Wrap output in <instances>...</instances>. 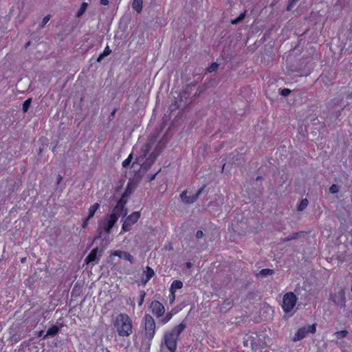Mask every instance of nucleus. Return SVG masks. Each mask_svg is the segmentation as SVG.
Listing matches in <instances>:
<instances>
[{
	"label": "nucleus",
	"instance_id": "22",
	"mask_svg": "<svg viewBox=\"0 0 352 352\" xmlns=\"http://www.w3.org/2000/svg\"><path fill=\"white\" fill-rule=\"evenodd\" d=\"M87 6H88L87 3L83 2L81 4L80 8L78 10L76 16L77 18H80L85 13V12L86 11V10L87 8Z\"/></svg>",
	"mask_w": 352,
	"mask_h": 352
},
{
	"label": "nucleus",
	"instance_id": "15",
	"mask_svg": "<svg viewBox=\"0 0 352 352\" xmlns=\"http://www.w3.org/2000/svg\"><path fill=\"white\" fill-rule=\"evenodd\" d=\"M135 188V184L132 181H129L122 196L124 197V198L128 199L131 196V195L134 192Z\"/></svg>",
	"mask_w": 352,
	"mask_h": 352
},
{
	"label": "nucleus",
	"instance_id": "32",
	"mask_svg": "<svg viewBox=\"0 0 352 352\" xmlns=\"http://www.w3.org/2000/svg\"><path fill=\"white\" fill-rule=\"evenodd\" d=\"M133 158V155H128V157L124 160L122 162V166L126 168L130 165Z\"/></svg>",
	"mask_w": 352,
	"mask_h": 352
},
{
	"label": "nucleus",
	"instance_id": "5",
	"mask_svg": "<svg viewBox=\"0 0 352 352\" xmlns=\"http://www.w3.org/2000/svg\"><path fill=\"white\" fill-rule=\"evenodd\" d=\"M119 217L117 213L107 214L105 218L101 219L98 222V230L100 232L103 231L106 234H109L112 228L118 221Z\"/></svg>",
	"mask_w": 352,
	"mask_h": 352
},
{
	"label": "nucleus",
	"instance_id": "59",
	"mask_svg": "<svg viewBox=\"0 0 352 352\" xmlns=\"http://www.w3.org/2000/svg\"><path fill=\"white\" fill-rule=\"evenodd\" d=\"M261 178H262V177H261V176H257V177H256V180H259V179H261Z\"/></svg>",
	"mask_w": 352,
	"mask_h": 352
},
{
	"label": "nucleus",
	"instance_id": "53",
	"mask_svg": "<svg viewBox=\"0 0 352 352\" xmlns=\"http://www.w3.org/2000/svg\"><path fill=\"white\" fill-rule=\"evenodd\" d=\"M25 261H26V258L25 257H23V258H21V263H24V262H25Z\"/></svg>",
	"mask_w": 352,
	"mask_h": 352
},
{
	"label": "nucleus",
	"instance_id": "6",
	"mask_svg": "<svg viewBox=\"0 0 352 352\" xmlns=\"http://www.w3.org/2000/svg\"><path fill=\"white\" fill-rule=\"evenodd\" d=\"M297 296L292 292L285 293L283 297L281 307L286 314L290 313L297 303Z\"/></svg>",
	"mask_w": 352,
	"mask_h": 352
},
{
	"label": "nucleus",
	"instance_id": "20",
	"mask_svg": "<svg viewBox=\"0 0 352 352\" xmlns=\"http://www.w3.org/2000/svg\"><path fill=\"white\" fill-rule=\"evenodd\" d=\"M341 103L342 99L333 98L329 102L327 107L329 110H333L337 106L341 107Z\"/></svg>",
	"mask_w": 352,
	"mask_h": 352
},
{
	"label": "nucleus",
	"instance_id": "58",
	"mask_svg": "<svg viewBox=\"0 0 352 352\" xmlns=\"http://www.w3.org/2000/svg\"><path fill=\"white\" fill-rule=\"evenodd\" d=\"M30 45V42H28V43L25 44V47H28Z\"/></svg>",
	"mask_w": 352,
	"mask_h": 352
},
{
	"label": "nucleus",
	"instance_id": "41",
	"mask_svg": "<svg viewBox=\"0 0 352 352\" xmlns=\"http://www.w3.org/2000/svg\"><path fill=\"white\" fill-rule=\"evenodd\" d=\"M89 219H88V217H87L83 220V222H82V228H85L87 226Z\"/></svg>",
	"mask_w": 352,
	"mask_h": 352
},
{
	"label": "nucleus",
	"instance_id": "18",
	"mask_svg": "<svg viewBox=\"0 0 352 352\" xmlns=\"http://www.w3.org/2000/svg\"><path fill=\"white\" fill-rule=\"evenodd\" d=\"M97 254L98 248L93 249L85 258L86 263H89L91 262L94 261L96 259Z\"/></svg>",
	"mask_w": 352,
	"mask_h": 352
},
{
	"label": "nucleus",
	"instance_id": "55",
	"mask_svg": "<svg viewBox=\"0 0 352 352\" xmlns=\"http://www.w3.org/2000/svg\"><path fill=\"white\" fill-rule=\"evenodd\" d=\"M43 333V331H40L38 333V336H42Z\"/></svg>",
	"mask_w": 352,
	"mask_h": 352
},
{
	"label": "nucleus",
	"instance_id": "37",
	"mask_svg": "<svg viewBox=\"0 0 352 352\" xmlns=\"http://www.w3.org/2000/svg\"><path fill=\"white\" fill-rule=\"evenodd\" d=\"M168 140H169V135H168V132H166V133L163 135V137L160 140V142H162V144L166 145Z\"/></svg>",
	"mask_w": 352,
	"mask_h": 352
},
{
	"label": "nucleus",
	"instance_id": "40",
	"mask_svg": "<svg viewBox=\"0 0 352 352\" xmlns=\"http://www.w3.org/2000/svg\"><path fill=\"white\" fill-rule=\"evenodd\" d=\"M158 171H157L154 174H149L147 175V179H148V181L151 182V181H153L155 179V177L157 174Z\"/></svg>",
	"mask_w": 352,
	"mask_h": 352
},
{
	"label": "nucleus",
	"instance_id": "4",
	"mask_svg": "<svg viewBox=\"0 0 352 352\" xmlns=\"http://www.w3.org/2000/svg\"><path fill=\"white\" fill-rule=\"evenodd\" d=\"M157 155H137L131 167L133 171L144 173L148 170L156 160Z\"/></svg>",
	"mask_w": 352,
	"mask_h": 352
},
{
	"label": "nucleus",
	"instance_id": "25",
	"mask_svg": "<svg viewBox=\"0 0 352 352\" xmlns=\"http://www.w3.org/2000/svg\"><path fill=\"white\" fill-rule=\"evenodd\" d=\"M308 200L307 199H302L299 205L298 206V210L299 211H302L303 210H305L307 206H308Z\"/></svg>",
	"mask_w": 352,
	"mask_h": 352
},
{
	"label": "nucleus",
	"instance_id": "57",
	"mask_svg": "<svg viewBox=\"0 0 352 352\" xmlns=\"http://www.w3.org/2000/svg\"><path fill=\"white\" fill-rule=\"evenodd\" d=\"M347 98H352V94H350L347 96Z\"/></svg>",
	"mask_w": 352,
	"mask_h": 352
},
{
	"label": "nucleus",
	"instance_id": "10",
	"mask_svg": "<svg viewBox=\"0 0 352 352\" xmlns=\"http://www.w3.org/2000/svg\"><path fill=\"white\" fill-rule=\"evenodd\" d=\"M205 187H206L205 185L201 186L200 188L198 189L197 192L192 196H188L187 190H184L180 194V197H181L182 201L184 202L185 204H192V203L195 202L197 200L200 194L204 191Z\"/></svg>",
	"mask_w": 352,
	"mask_h": 352
},
{
	"label": "nucleus",
	"instance_id": "12",
	"mask_svg": "<svg viewBox=\"0 0 352 352\" xmlns=\"http://www.w3.org/2000/svg\"><path fill=\"white\" fill-rule=\"evenodd\" d=\"M111 255L123 258L124 260L129 261L131 264H133L135 263V258L133 256L127 252L117 250L112 251Z\"/></svg>",
	"mask_w": 352,
	"mask_h": 352
},
{
	"label": "nucleus",
	"instance_id": "11",
	"mask_svg": "<svg viewBox=\"0 0 352 352\" xmlns=\"http://www.w3.org/2000/svg\"><path fill=\"white\" fill-rule=\"evenodd\" d=\"M162 128L155 129V133L150 137L148 142L145 144L144 154H148L154 144L157 141V139L158 138V136L160 134Z\"/></svg>",
	"mask_w": 352,
	"mask_h": 352
},
{
	"label": "nucleus",
	"instance_id": "27",
	"mask_svg": "<svg viewBox=\"0 0 352 352\" xmlns=\"http://www.w3.org/2000/svg\"><path fill=\"white\" fill-rule=\"evenodd\" d=\"M173 317L170 316V314H169L168 312L165 314V316L164 317H162L160 320V323L162 324V325H164L165 324H166L168 322H169L171 318Z\"/></svg>",
	"mask_w": 352,
	"mask_h": 352
},
{
	"label": "nucleus",
	"instance_id": "35",
	"mask_svg": "<svg viewBox=\"0 0 352 352\" xmlns=\"http://www.w3.org/2000/svg\"><path fill=\"white\" fill-rule=\"evenodd\" d=\"M329 191L332 194L337 193L339 191V187L337 184H332L329 188Z\"/></svg>",
	"mask_w": 352,
	"mask_h": 352
},
{
	"label": "nucleus",
	"instance_id": "26",
	"mask_svg": "<svg viewBox=\"0 0 352 352\" xmlns=\"http://www.w3.org/2000/svg\"><path fill=\"white\" fill-rule=\"evenodd\" d=\"M304 232H294L291 235L288 236L287 238H285V241H289L293 239H297L298 236H301Z\"/></svg>",
	"mask_w": 352,
	"mask_h": 352
},
{
	"label": "nucleus",
	"instance_id": "30",
	"mask_svg": "<svg viewBox=\"0 0 352 352\" xmlns=\"http://www.w3.org/2000/svg\"><path fill=\"white\" fill-rule=\"evenodd\" d=\"M259 274L263 276H267L274 274V270L271 269H263L260 271Z\"/></svg>",
	"mask_w": 352,
	"mask_h": 352
},
{
	"label": "nucleus",
	"instance_id": "9",
	"mask_svg": "<svg viewBox=\"0 0 352 352\" xmlns=\"http://www.w3.org/2000/svg\"><path fill=\"white\" fill-rule=\"evenodd\" d=\"M127 200L128 199L122 196L113 208L112 212L117 213L119 217L120 215L126 217L128 212L127 208H126Z\"/></svg>",
	"mask_w": 352,
	"mask_h": 352
},
{
	"label": "nucleus",
	"instance_id": "61",
	"mask_svg": "<svg viewBox=\"0 0 352 352\" xmlns=\"http://www.w3.org/2000/svg\"><path fill=\"white\" fill-rule=\"evenodd\" d=\"M342 297H343V298H344V299H345V298H344V294L343 292H342Z\"/></svg>",
	"mask_w": 352,
	"mask_h": 352
},
{
	"label": "nucleus",
	"instance_id": "13",
	"mask_svg": "<svg viewBox=\"0 0 352 352\" xmlns=\"http://www.w3.org/2000/svg\"><path fill=\"white\" fill-rule=\"evenodd\" d=\"M154 275V270L149 266H146V269L143 271L142 276L141 277L140 284L143 286H145L146 283L153 277Z\"/></svg>",
	"mask_w": 352,
	"mask_h": 352
},
{
	"label": "nucleus",
	"instance_id": "50",
	"mask_svg": "<svg viewBox=\"0 0 352 352\" xmlns=\"http://www.w3.org/2000/svg\"><path fill=\"white\" fill-rule=\"evenodd\" d=\"M100 3L103 6H107L109 4V0H100Z\"/></svg>",
	"mask_w": 352,
	"mask_h": 352
},
{
	"label": "nucleus",
	"instance_id": "24",
	"mask_svg": "<svg viewBox=\"0 0 352 352\" xmlns=\"http://www.w3.org/2000/svg\"><path fill=\"white\" fill-rule=\"evenodd\" d=\"M146 292L144 290H141L139 292V297H138V306L141 307L144 302V298L146 297Z\"/></svg>",
	"mask_w": 352,
	"mask_h": 352
},
{
	"label": "nucleus",
	"instance_id": "23",
	"mask_svg": "<svg viewBox=\"0 0 352 352\" xmlns=\"http://www.w3.org/2000/svg\"><path fill=\"white\" fill-rule=\"evenodd\" d=\"M165 146L166 145L162 144V142L160 141L158 144L156 145L154 151L152 152L151 154H160V153L163 152Z\"/></svg>",
	"mask_w": 352,
	"mask_h": 352
},
{
	"label": "nucleus",
	"instance_id": "8",
	"mask_svg": "<svg viewBox=\"0 0 352 352\" xmlns=\"http://www.w3.org/2000/svg\"><path fill=\"white\" fill-rule=\"evenodd\" d=\"M149 311L156 318H160L164 316L165 314V307L164 305L158 300H152L148 306Z\"/></svg>",
	"mask_w": 352,
	"mask_h": 352
},
{
	"label": "nucleus",
	"instance_id": "62",
	"mask_svg": "<svg viewBox=\"0 0 352 352\" xmlns=\"http://www.w3.org/2000/svg\"><path fill=\"white\" fill-rule=\"evenodd\" d=\"M351 292H352V284H351Z\"/></svg>",
	"mask_w": 352,
	"mask_h": 352
},
{
	"label": "nucleus",
	"instance_id": "38",
	"mask_svg": "<svg viewBox=\"0 0 352 352\" xmlns=\"http://www.w3.org/2000/svg\"><path fill=\"white\" fill-rule=\"evenodd\" d=\"M192 86H195V85H188L186 87V88H185V89L184 91V93H183L184 97L186 96V95H189L190 94Z\"/></svg>",
	"mask_w": 352,
	"mask_h": 352
},
{
	"label": "nucleus",
	"instance_id": "43",
	"mask_svg": "<svg viewBox=\"0 0 352 352\" xmlns=\"http://www.w3.org/2000/svg\"><path fill=\"white\" fill-rule=\"evenodd\" d=\"M103 53L104 54V55L106 56H108L111 53V50H110L109 47V46H107L104 49V50L103 51Z\"/></svg>",
	"mask_w": 352,
	"mask_h": 352
},
{
	"label": "nucleus",
	"instance_id": "21",
	"mask_svg": "<svg viewBox=\"0 0 352 352\" xmlns=\"http://www.w3.org/2000/svg\"><path fill=\"white\" fill-rule=\"evenodd\" d=\"M142 0H133L132 3L133 9L137 11L138 13H140L142 10Z\"/></svg>",
	"mask_w": 352,
	"mask_h": 352
},
{
	"label": "nucleus",
	"instance_id": "49",
	"mask_svg": "<svg viewBox=\"0 0 352 352\" xmlns=\"http://www.w3.org/2000/svg\"><path fill=\"white\" fill-rule=\"evenodd\" d=\"M186 267L188 269H190L192 267V263L190 261L186 263Z\"/></svg>",
	"mask_w": 352,
	"mask_h": 352
},
{
	"label": "nucleus",
	"instance_id": "14",
	"mask_svg": "<svg viewBox=\"0 0 352 352\" xmlns=\"http://www.w3.org/2000/svg\"><path fill=\"white\" fill-rule=\"evenodd\" d=\"M183 283L180 280H175L172 282L170 287V293L172 296L171 301H173L175 298V292L177 289H182L183 287Z\"/></svg>",
	"mask_w": 352,
	"mask_h": 352
},
{
	"label": "nucleus",
	"instance_id": "33",
	"mask_svg": "<svg viewBox=\"0 0 352 352\" xmlns=\"http://www.w3.org/2000/svg\"><path fill=\"white\" fill-rule=\"evenodd\" d=\"M306 331H307L308 333H315L316 331V324H313L311 325H309L307 327H306Z\"/></svg>",
	"mask_w": 352,
	"mask_h": 352
},
{
	"label": "nucleus",
	"instance_id": "44",
	"mask_svg": "<svg viewBox=\"0 0 352 352\" xmlns=\"http://www.w3.org/2000/svg\"><path fill=\"white\" fill-rule=\"evenodd\" d=\"M106 56H106V55H104V54L102 52V54H100L99 55V56L98 57V58H97V62H98V63L101 62V61L102 60V59H103L104 57H106Z\"/></svg>",
	"mask_w": 352,
	"mask_h": 352
},
{
	"label": "nucleus",
	"instance_id": "52",
	"mask_svg": "<svg viewBox=\"0 0 352 352\" xmlns=\"http://www.w3.org/2000/svg\"><path fill=\"white\" fill-rule=\"evenodd\" d=\"M171 311H172V312H173L174 314H177L178 313V311H179V310H178L177 308H175H175H173V309H171Z\"/></svg>",
	"mask_w": 352,
	"mask_h": 352
},
{
	"label": "nucleus",
	"instance_id": "46",
	"mask_svg": "<svg viewBox=\"0 0 352 352\" xmlns=\"http://www.w3.org/2000/svg\"><path fill=\"white\" fill-rule=\"evenodd\" d=\"M246 12L247 11L245 10L243 12L241 13L240 15L239 16V18L240 19V20L241 21H243L245 17V15H246Z\"/></svg>",
	"mask_w": 352,
	"mask_h": 352
},
{
	"label": "nucleus",
	"instance_id": "1",
	"mask_svg": "<svg viewBox=\"0 0 352 352\" xmlns=\"http://www.w3.org/2000/svg\"><path fill=\"white\" fill-rule=\"evenodd\" d=\"M113 327L116 331V341L122 347L128 348L131 345L129 337L133 332V320L126 314H119L114 322Z\"/></svg>",
	"mask_w": 352,
	"mask_h": 352
},
{
	"label": "nucleus",
	"instance_id": "17",
	"mask_svg": "<svg viewBox=\"0 0 352 352\" xmlns=\"http://www.w3.org/2000/svg\"><path fill=\"white\" fill-rule=\"evenodd\" d=\"M59 331V328L56 325H53L48 328L46 334L43 336V338H46L47 336H54L56 335Z\"/></svg>",
	"mask_w": 352,
	"mask_h": 352
},
{
	"label": "nucleus",
	"instance_id": "39",
	"mask_svg": "<svg viewBox=\"0 0 352 352\" xmlns=\"http://www.w3.org/2000/svg\"><path fill=\"white\" fill-rule=\"evenodd\" d=\"M290 93H291V90L289 89H287V88L283 89L280 91V94L284 97L289 96Z\"/></svg>",
	"mask_w": 352,
	"mask_h": 352
},
{
	"label": "nucleus",
	"instance_id": "51",
	"mask_svg": "<svg viewBox=\"0 0 352 352\" xmlns=\"http://www.w3.org/2000/svg\"><path fill=\"white\" fill-rule=\"evenodd\" d=\"M116 111H117V109H116V108H115V109L112 111V112L111 113V114H110V117H113V116H115V114H116Z\"/></svg>",
	"mask_w": 352,
	"mask_h": 352
},
{
	"label": "nucleus",
	"instance_id": "48",
	"mask_svg": "<svg viewBox=\"0 0 352 352\" xmlns=\"http://www.w3.org/2000/svg\"><path fill=\"white\" fill-rule=\"evenodd\" d=\"M203 91H204V89H203L202 87H199V88L197 89V92H196V94H195V96H199V95H200V94H201Z\"/></svg>",
	"mask_w": 352,
	"mask_h": 352
},
{
	"label": "nucleus",
	"instance_id": "28",
	"mask_svg": "<svg viewBox=\"0 0 352 352\" xmlns=\"http://www.w3.org/2000/svg\"><path fill=\"white\" fill-rule=\"evenodd\" d=\"M32 103V98H30L24 101L23 104L22 110L24 113L27 112Z\"/></svg>",
	"mask_w": 352,
	"mask_h": 352
},
{
	"label": "nucleus",
	"instance_id": "54",
	"mask_svg": "<svg viewBox=\"0 0 352 352\" xmlns=\"http://www.w3.org/2000/svg\"><path fill=\"white\" fill-rule=\"evenodd\" d=\"M43 151H45V150H44V147H43V148H41V147H40V148H39V153H41V152H43Z\"/></svg>",
	"mask_w": 352,
	"mask_h": 352
},
{
	"label": "nucleus",
	"instance_id": "47",
	"mask_svg": "<svg viewBox=\"0 0 352 352\" xmlns=\"http://www.w3.org/2000/svg\"><path fill=\"white\" fill-rule=\"evenodd\" d=\"M63 179V177L61 175L58 174L56 177V183L57 184H60Z\"/></svg>",
	"mask_w": 352,
	"mask_h": 352
},
{
	"label": "nucleus",
	"instance_id": "34",
	"mask_svg": "<svg viewBox=\"0 0 352 352\" xmlns=\"http://www.w3.org/2000/svg\"><path fill=\"white\" fill-rule=\"evenodd\" d=\"M51 16L50 14L45 16L41 22V23L39 25V28L42 29L45 24L50 21Z\"/></svg>",
	"mask_w": 352,
	"mask_h": 352
},
{
	"label": "nucleus",
	"instance_id": "29",
	"mask_svg": "<svg viewBox=\"0 0 352 352\" xmlns=\"http://www.w3.org/2000/svg\"><path fill=\"white\" fill-rule=\"evenodd\" d=\"M298 1L299 0H288L287 11H291Z\"/></svg>",
	"mask_w": 352,
	"mask_h": 352
},
{
	"label": "nucleus",
	"instance_id": "3",
	"mask_svg": "<svg viewBox=\"0 0 352 352\" xmlns=\"http://www.w3.org/2000/svg\"><path fill=\"white\" fill-rule=\"evenodd\" d=\"M185 328L186 324L181 322L178 325L173 327L170 331H167L164 333V342L169 351H176L179 337Z\"/></svg>",
	"mask_w": 352,
	"mask_h": 352
},
{
	"label": "nucleus",
	"instance_id": "31",
	"mask_svg": "<svg viewBox=\"0 0 352 352\" xmlns=\"http://www.w3.org/2000/svg\"><path fill=\"white\" fill-rule=\"evenodd\" d=\"M348 334V331L346 330H342L336 332L335 335L338 339H342L345 338Z\"/></svg>",
	"mask_w": 352,
	"mask_h": 352
},
{
	"label": "nucleus",
	"instance_id": "7",
	"mask_svg": "<svg viewBox=\"0 0 352 352\" xmlns=\"http://www.w3.org/2000/svg\"><path fill=\"white\" fill-rule=\"evenodd\" d=\"M140 216L141 214L139 211L133 212L126 216L122 226V232H129L132 229V226L138 222Z\"/></svg>",
	"mask_w": 352,
	"mask_h": 352
},
{
	"label": "nucleus",
	"instance_id": "42",
	"mask_svg": "<svg viewBox=\"0 0 352 352\" xmlns=\"http://www.w3.org/2000/svg\"><path fill=\"white\" fill-rule=\"evenodd\" d=\"M241 22H242V21L240 20V19L239 18V16H238V17H236V19H232V20L231 21V23H232V25H236V24H238V23H241Z\"/></svg>",
	"mask_w": 352,
	"mask_h": 352
},
{
	"label": "nucleus",
	"instance_id": "60",
	"mask_svg": "<svg viewBox=\"0 0 352 352\" xmlns=\"http://www.w3.org/2000/svg\"><path fill=\"white\" fill-rule=\"evenodd\" d=\"M225 167H226V164H223V167H222V170H223L225 169Z\"/></svg>",
	"mask_w": 352,
	"mask_h": 352
},
{
	"label": "nucleus",
	"instance_id": "45",
	"mask_svg": "<svg viewBox=\"0 0 352 352\" xmlns=\"http://www.w3.org/2000/svg\"><path fill=\"white\" fill-rule=\"evenodd\" d=\"M204 236V233L201 230H198L196 232V236L199 239Z\"/></svg>",
	"mask_w": 352,
	"mask_h": 352
},
{
	"label": "nucleus",
	"instance_id": "36",
	"mask_svg": "<svg viewBox=\"0 0 352 352\" xmlns=\"http://www.w3.org/2000/svg\"><path fill=\"white\" fill-rule=\"evenodd\" d=\"M218 67H219V65L217 63H212L210 65V67H208V71L209 72H214L216 69H217Z\"/></svg>",
	"mask_w": 352,
	"mask_h": 352
},
{
	"label": "nucleus",
	"instance_id": "56",
	"mask_svg": "<svg viewBox=\"0 0 352 352\" xmlns=\"http://www.w3.org/2000/svg\"><path fill=\"white\" fill-rule=\"evenodd\" d=\"M169 314H170V316L173 317L175 314L172 312V311L170 310V311L168 312Z\"/></svg>",
	"mask_w": 352,
	"mask_h": 352
},
{
	"label": "nucleus",
	"instance_id": "16",
	"mask_svg": "<svg viewBox=\"0 0 352 352\" xmlns=\"http://www.w3.org/2000/svg\"><path fill=\"white\" fill-rule=\"evenodd\" d=\"M307 335V331H306V327L299 328L294 336L292 340L294 342L299 341L305 338Z\"/></svg>",
	"mask_w": 352,
	"mask_h": 352
},
{
	"label": "nucleus",
	"instance_id": "19",
	"mask_svg": "<svg viewBox=\"0 0 352 352\" xmlns=\"http://www.w3.org/2000/svg\"><path fill=\"white\" fill-rule=\"evenodd\" d=\"M99 208L100 204L98 203H95L91 205L88 210V219H91Z\"/></svg>",
	"mask_w": 352,
	"mask_h": 352
},
{
	"label": "nucleus",
	"instance_id": "2",
	"mask_svg": "<svg viewBox=\"0 0 352 352\" xmlns=\"http://www.w3.org/2000/svg\"><path fill=\"white\" fill-rule=\"evenodd\" d=\"M155 329L156 324L153 317L148 314H146L144 316L141 350L145 351L150 350L152 340L155 335Z\"/></svg>",
	"mask_w": 352,
	"mask_h": 352
}]
</instances>
